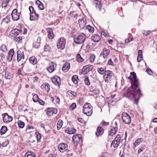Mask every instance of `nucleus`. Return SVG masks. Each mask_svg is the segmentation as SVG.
I'll return each mask as SVG.
<instances>
[{
  "mask_svg": "<svg viewBox=\"0 0 157 157\" xmlns=\"http://www.w3.org/2000/svg\"><path fill=\"white\" fill-rule=\"evenodd\" d=\"M30 20H37L38 19L39 15L38 14H30Z\"/></svg>",
  "mask_w": 157,
  "mask_h": 157,
  "instance_id": "obj_28",
  "label": "nucleus"
},
{
  "mask_svg": "<svg viewBox=\"0 0 157 157\" xmlns=\"http://www.w3.org/2000/svg\"><path fill=\"white\" fill-rule=\"evenodd\" d=\"M78 120L79 122H80L81 123H83L84 121L81 118L79 117L78 118Z\"/></svg>",
  "mask_w": 157,
  "mask_h": 157,
  "instance_id": "obj_62",
  "label": "nucleus"
},
{
  "mask_svg": "<svg viewBox=\"0 0 157 157\" xmlns=\"http://www.w3.org/2000/svg\"><path fill=\"white\" fill-rule=\"evenodd\" d=\"M9 142L8 140L4 142H3L2 144V146L3 147H5L7 146V145L9 144Z\"/></svg>",
  "mask_w": 157,
  "mask_h": 157,
  "instance_id": "obj_57",
  "label": "nucleus"
},
{
  "mask_svg": "<svg viewBox=\"0 0 157 157\" xmlns=\"http://www.w3.org/2000/svg\"><path fill=\"white\" fill-rule=\"evenodd\" d=\"M56 155L55 154H50L48 157H56Z\"/></svg>",
  "mask_w": 157,
  "mask_h": 157,
  "instance_id": "obj_64",
  "label": "nucleus"
},
{
  "mask_svg": "<svg viewBox=\"0 0 157 157\" xmlns=\"http://www.w3.org/2000/svg\"><path fill=\"white\" fill-rule=\"evenodd\" d=\"M36 137L37 139V142H39L41 139V134H40L38 132H36Z\"/></svg>",
  "mask_w": 157,
  "mask_h": 157,
  "instance_id": "obj_45",
  "label": "nucleus"
},
{
  "mask_svg": "<svg viewBox=\"0 0 157 157\" xmlns=\"http://www.w3.org/2000/svg\"><path fill=\"white\" fill-rule=\"evenodd\" d=\"M29 152L30 153H29V156H31L33 157H35L36 155L34 153L31 151Z\"/></svg>",
  "mask_w": 157,
  "mask_h": 157,
  "instance_id": "obj_59",
  "label": "nucleus"
},
{
  "mask_svg": "<svg viewBox=\"0 0 157 157\" xmlns=\"http://www.w3.org/2000/svg\"><path fill=\"white\" fill-rule=\"evenodd\" d=\"M84 82L85 84L87 86H89L90 85L88 77H86L85 78Z\"/></svg>",
  "mask_w": 157,
  "mask_h": 157,
  "instance_id": "obj_50",
  "label": "nucleus"
},
{
  "mask_svg": "<svg viewBox=\"0 0 157 157\" xmlns=\"http://www.w3.org/2000/svg\"><path fill=\"white\" fill-rule=\"evenodd\" d=\"M63 124V121L61 119H59L58 121L57 124V128L59 130L62 127Z\"/></svg>",
  "mask_w": 157,
  "mask_h": 157,
  "instance_id": "obj_38",
  "label": "nucleus"
},
{
  "mask_svg": "<svg viewBox=\"0 0 157 157\" xmlns=\"http://www.w3.org/2000/svg\"><path fill=\"white\" fill-rule=\"evenodd\" d=\"M121 137L120 135H118L115 137L114 140L120 142Z\"/></svg>",
  "mask_w": 157,
  "mask_h": 157,
  "instance_id": "obj_54",
  "label": "nucleus"
},
{
  "mask_svg": "<svg viewBox=\"0 0 157 157\" xmlns=\"http://www.w3.org/2000/svg\"><path fill=\"white\" fill-rule=\"evenodd\" d=\"M55 97L56 98V102L58 104H59L60 102V99L59 97L58 96H56Z\"/></svg>",
  "mask_w": 157,
  "mask_h": 157,
  "instance_id": "obj_61",
  "label": "nucleus"
},
{
  "mask_svg": "<svg viewBox=\"0 0 157 157\" xmlns=\"http://www.w3.org/2000/svg\"><path fill=\"white\" fill-rule=\"evenodd\" d=\"M67 94H68L70 93L74 97H75L77 95V94L76 92H75L74 91H71V90H69L67 92Z\"/></svg>",
  "mask_w": 157,
  "mask_h": 157,
  "instance_id": "obj_52",
  "label": "nucleus"
},
{
  "mask_svg": "<svg viewBox=\"0 0 157 157\" xmlns=\"http://www.w3.org/2000/svg\"><path fill=\"white\" fill-rule=\"evenodd\" d=\"M122 119L123 122L126 124H129L131 121V119L129 115L126 113H123L122 114Z\"/></svg>",
  "mask_w": 157,
  "mask_h": 157,
  "instance_id": "obj_5",
  "label": "nucleus"
},
{
  "mask_svg": "<svg viewBox=\"0 0 157 157\" xmlns=\"http://www.w3.org/2000/svg\"><path fill=\"white\" fill-rule=\"evenodd\" d=\"M91 40L94 42H98L100 40V36L97 34H94L91 37Z\"/></svg>",
  "mask_w": 157,
  "mask_h": 157,
  "instance_id": "obj_20",
  "label": "nucleus"
},
{
  "mask_svg": "<svg viewBox=\"0 0 157 157\" xmlns=\"http://www.w3.org/2000/svg\"><path fill=\"white\" fill-rule=\"evenodd\" d=\"M76 58L77 61L79 63L82 62L84 60V59L79 54L77 55Z\"/></svg>",
  "mask_w": 157,
  "mask_h": 157,
  "instance_id": "obj_37",
  "label": "nucleus"
},
{
  "mask_svg": "<svg viewBox=\"0 0 157 157\" xmlns=\"http://www.w3.org/2000/svg\"><path fill=\"white\" fill-rule=\"evenodd\" d=\"M10 16L8 15L4 18L1 22V24H4L5 23H8L10 21Z\"/></svg>",
  "mask_w": 157,
  "mask_h": 157,
  "instance_id": "obj_31",
  "label": "nucleus"
},
{
  "mask_svg": "<svg viewBox=\"0 0 157 157\" xmlns=\"http://www.w3.org/2000/svg\"><path fill=\"white\" fill-rule=\"evenodd\" d=\"M41 88L42 89H45L47 92H48L50 89V86L47 83L43 84L41 86Z\"/></svg>",
  "mask_w": 157,
  "mask_h": 157,
  "instance_id": "obj_24",
  "label": "nucleus"
},
{
  "mask_svg": "<svg viewBox=\"0 0 157 157\" xmlns=\"http://www.w3.org/2000/svg\"><path fill=\"white\" fill-rule=\"evenodd\" d=\"M86 40L85 35L83 33H82L74 38V42L77 44H82Z\"/></svg>",
  "mask_w": 157,
  "mask_h": 157,
  "instance_id": "obj_3",
  "label": "nucleus"
},
{
  "mask_svg": "<svg viewBox=\"0 0 157 157\" xmlns=\"http://www.w3.org/2000/svg\"><path fill=\"white\" fill-rule=\"evenodd\" d=\"M7 130V128L5 126H2L0 130V133L1 135L4 134Z\"/></svg>",
  "mask_w": 157,
  "mask_h": 157,
  "instance_id": "obj_34",
  "label": "nucleus"
},
{
  "mask_svg": "<svg viewBox=\"0 0 157 157\" xmlns=\"http://www.w3.org/2000/svg\"><path fill=\"white\" fill-rule=\"evenodd\" d=\"M113 74L112 72L110 71H105L103 78L106 82L108 83L111 80Z\"/></svg>",
  "mask_w": 157,
  "mask_h": 157,
  "instance_id": "obj_6",
  "label": "nucleus"
},
{
  "mask_svg": "<svg viewBox=\"0 0 157 157\" xmlns=\"http://www.w3.org/2000/svg\"><path fill=\"white\" fill-rule=\"evenodd\" d=\"M56 67L57 64L56 63L51 62L48 64L47 70L49 72L52 73L56 70Z\"/></svg>",
  "mask_w": 157,
  "mask_h": 157,
  "instance_id": "obj_7",
  "label": "nucleus"
},
{
  "mask_svg": "<svg viewBox=\"0 0 157 157\" xmlns=\"http://www.w3.org/2000/svg\"><path fill=\"white\" fill-rule=\"evenodd\" d=\"M128 78L131 80L132 85L131 87L127 90V93L125 95L130 99L134 98L136 102V100L138 99L143 96V94L141 93V91L140 89H136L139 84L138 81L136 79V73L134 72H131V76L128 77ZM136 103H137L136 102Z\"/></svg>",
  "mask_w": 157,
  "mask_h": 157,
  "instance_id": "obj_1",
  "label": "nucleus"
},
{
  "mask_svg": "<svg viewBox=\"0 0 157 157\" xmlns=\"http://www.w3.org/2000/svg\"><path fill=\"white\" fill-rule=\"evenodd\" d=\"M0 49L3 52H6L7 51L6 46L4 44H2L0 47Z\"/></svg>",
  "mask_w": 157,
  "mask_h": 157,
  "instance_id": "obj_43",
  "label": "nucleus"
},
{
  "mask_svg": "<svg viewBox=\"0 0 157 157\" xmlns=\"http://www.w3.org/2000/svg\"><path fill=\"white\" fill-rule=\"evenodd\" d=\"M142 59V56H138V57L137 59V61L138 62H140Z\"/></svg>",
  "mask_w": 157,
  "mask_h": 157,
  "instance_id": "obj_58",
  "label": "nucleus"
},
{
  "mask_svg": "<svg viewBox=\"0 0 157 157\" xmlns=\"http://www.w3.org/2000/svg\"><path fill=\"white\" fill-rule=\"evenodd\" d=\"M86 29H87L89 32L91 33H93L94 31V28L90 25H87L86 27Z\"/></svg>",
  "mask_w": 157,
  "mask_h": 157,
  "instance_id": "obj_35",
  "label": "nucleus"
},
{
  "mask_svg": "<svg viewBox=\"0 0 157 157\" xmlns=\"http://www.w3.org/2000/svg\"><path fill=\"white\" fill-rule=\"evenodd\" d=\"M48 38L50 39H52L54 37V35L53 31L51 28L48 29Z\"/></svg>",
  "mask_w": 157,
  "mask_h": 157,
  "instance_id": "obj_25",
  "label": "nucleus"
},
{
  "mask_svg": "<svg viewBox=\"0 0 157 157\" xmlns=\"http://www.w3.org/2000/svg\"><path fill=\"white\" fill-rule=\"evenodd\" d=\"M76 131L75 129L72 128H67L65 130V133L71 134L74 133Z\"/></svg>",
  "mask_w": 157,
  "mask_h": 157,
  "instance_id": "obj_22",
  "label": "nucleus"
},
{
  "mask_svg": "<svg viewBox=\"0 0 157 157\" xmlns=\"http://www.w3.org/2000/svg\"><path fill=\"white\" fill-rule=\"evenodd\" d=\"M82 136L81 134H78L73 136L72 137V141L76 145L80 142H82Z\"/></svg>",
  "mask_w": 157,
  "mask_h": 157,
  "instance_id": "obj_9",
  "label": "nucleus"
},
{
  "mask_svg": "<svg viewBox=\"0 0 157 157\" xmlns=\"http://www.w3.org/2000/svg\"><path fill=\"white\" fill-rule=\"evenodd\" d=\"M52 82L56 86H59L60 84V78L59 76H55L52 78Z\"/></svg>",
  "mask_w": 157,
  "mask_h": 157,
  "instance_id": "obj_15",
  "label": "nucleus"
},
{
  "mask_svg": "<svg viewBox=\"0 0 157 157\" xmlns=\"http://www.w3.org/2000/svg\"><path fill=\"white\" fill-rule=\"evenodd\" d=\"M95 58V55L94 54L90 55V62L91 63H93L94 61Z\"/></svg>",
  "mask_w": 157,
  "mask_h": 157,
  "instance_id": "obj_48",
  "label": "nucleus"
},
{
  "mask_svg": "<svg viewBox=\"0 0 157 157\" xmlns=\"http://www.w3.org/2000/svg\"><path fill=\"white\" fill-rule=\"evenodd\" d=\"M76 106V104L75 103H73L70 106V109H71L72 110H73L75 109Z\"/></svg>",
  "mask_w": 157,
  "mask_h": 157,
  "instance_id": "obj_53",
  "label": "nucleus"
},
{
  "mask_svg": "<svg viewBox=\"0 0 157 157\" xmlns=\"http://www.w3.org/2000/svg\"><path fill=\"white\" fill-rule=\"evenodd\" d=\"M10 0H3L1 4V6L2 8H5L7 6Z\"/></svg>",
  "mask_w": 157,
  "mask_h": 157,
  "instance_id": "obj_33",
  "label": "nucleus"
},
{
  "mask_svg": "<svg viewBox=\"0 0 157 157\" xmlns=\"http://www.w3.org/2000/svg\"><path fill=\"white\" fill-rule=\"evenodd\" d=\"M2 115L3 121L4 123H9L12 121L13 117L11 116H9L7 113H4Z\"/></svg>",
  "mask_w": 157,
  "mask_h": 157,
  "instance_id": "obj_10",
  "label": "nucleus"
},
{
  "mask_svg": "<svg viewBox=\"0 0 157 157\" xmlns=\"http://www.w3.org/2000/svg\"><path fill=\"white\" fill-rule=\"evenodd\" d=\"M143 139L142 138H139L136 140L134 143L135 146L138 145L142 141Z\"/></svg>",
  "mask_w": 157,
  "mask_h": 157,
  "instance_id": "obj_36",
  "label": "nucleus"
},
{
  "mask_svg": "<svg viewBox=\"0 0 157 157\" xmlns=\"http://www.w3.org/2000/svg\"><path fill=\"white\" fill-rule=\"evenodd\" d=\"M57 109L53 108H49L48 109L46 114L48 116H52L53 114H56L57 113Z\"/></svg>",
  "mask_w": 157,
  "mask_h": 157,
  "instance_id": "obj_12",
  "label": "nucleus"
},
{
  "mask_svg": "<svg viewBox=\"0 0 157 157\" xmlns=\"http://www.w3.org/2000/svg\"><path fill=\"white\" fill-rule=\"evenodd\" d=\"M72 80L73 83L75 84H77L78 82V76L77 75H74L72 78Z\"/></svg>",
  "mask_w": 157,
  "mask_h": 157,
  "instance_id": "obj_32",
  "label": "nucleus"
},
{
  "mask_svg": "<svg viewBox=\"0 0 157 157\" xmlns=\"http://www.w3.org/2000/svg\"><path fill=\"white\" fill-rule=\"evenodd\" d=\"M17 123L19 127L21 128H23L25 126V123L21 121H18L17 122Z\"/></svg>",
  "mask_w": 157,
  "mask_h": 157,
  "instance_id": "obj_39",
  "label": "nucleus"
},
{
  "mask_svg": "<svg viewBox=\"0 0 157 157\" xmlns=\"http://www.w3.org/2000/svg\"><path fill=\"white\" fill-rule=\"evenodd\" d=\"M151 31L150 30L143 31L142 32V34L146 36L150 34Z\"/></svg>",
  "mask_w": 157,
  "mask_h": 157,
  "instance_id": "obj_51",
  "label": "nucleus"
},
{
  "mask_svg": "<svg viewBox=\"0 0 157 157\" xmlns=\"http://www.w3.org/2000/svg\"><path fill=\"white\" fill-rule=\"evenodd\" d=\"M104 130L101 127H98L97 130L96 132V135L97 136H101L103 133Z\"/></svg>",
  "mask_w": 157,
  "mask_h": 157,
  "instance_id": "obj_21",
  "label": "nucleus"
},
{
  "mask_svg": "<svg viewBox=\"0 0 157 157\" xmlns=\"http://www.w3.org/2000/svg\"><path fill=\"white\" fill-rule=\"evenodd\" d=\"M83 113L88 116L92 113V107L89 103H86L84 105L82 110Z\"/></svg>",
  "mask_w": 157,
  "mask_h": 157,
  "instance_id": "obj_2",
  "label": "nucleus"
},
{
  "mask_svg": "<svg viewBox=\"0 0 157 157\" xmlns=\"http://www.w3.org/2000/svg\"><path fill=\"white\" fill-rule=\"evenodd\" d=\"M70 68V63H65L62 67V71L64 72H66L68 71Z\"/></svg>",
  "mask_w": 157,
  "mask_h": 157,
  "instance_id": "obj_18",
  "label": "nucleus"
},
{
  "mask_svg": "<svg viewBox=\"0 0 157 157\" xmlns=\"http://www.w3.org/2000/svg\"><path fill=\"white\" fill-rule=\"evenodd\" d=\"M41 40V38L40 37H38L37 38V41L33 43V47L36 48H38L40 46Z\"/></svg>",
  "mask_w": 157,
  "mask_h": 157,
  "instance_id": "obj_19",
  "label": "nucleus"
},
{
  "mask_svg": "<svg viewBox=\"0 0 157 157\" xmlns=\"http://www.w3.org/2000/svg\"><path fill=\"white\" fill-rule=\"evenodd\" d=\"M19 30L17 29H14L12 30L10 33V35L12 36H17L19 34Z\"/></svg>",
  "mask_w": 157,
  "mask_h": 157,
  "instance_id": "obj_23",
  "label": "nucleus"
},
{
  "mask_svg": "<svg viewBox=\"0 0 157 157\" xmlns=\"http://www.w3.org/2000/svg\"><path fill=\"white\" fill-rule=\"evenodd\" d=\"M84 19L79 20L78 23L81 28L83 29L86 25V23Z\"/></svg>",
  "mask_w": 157,
  "mask_h": 157,
  "instance_id": "obj_29",
  "label": "nucleus"
},
{
  "mask_svg": "<svg viewBox=\"0 0 157 157\" xmlns=\"http://www.w3.org/2000/svg\"><path fill=\"white\" fill-rule=\"evenodd\" d=\"M0 56L2 60H3L5 58L4 54L3 53H0Z\"/></svg>",
  "mask_w": 157,
  "mask_h": 157,
  "instance_id": "obj_63",
  "label": "nucleus"
},
{
  "mask_svg": "<svg viewBox=\"0 0 157 157\" xmlns=\"http://www.w3.org/2000/svg\"><path fill=\"white\" fill-rule=\"evenodd\" d=\"M36 4L38 6L39 8L41 10H43L44 9V4L40 1L37 0L36 2Z\"/></svg>",
  "mask_w": 157,
  "mask_h": 157,
  "instance_id": "obj_30",
  "label": "nucleus"
},
{
  "mask_svg": "<svg viewBox=\"0 0 157 157\" xmlns=\"http://www.w3.org/2000/svg\"><path fill=\"white\" fill-rule=\"evenodd\" d=\"M24 56L23 53L20 51H18L17 52V61L19 62L21 59H24Z\"/></svg>",
  "mask_w": 157,
  "mask_h": 157,
  "instance_id": "obj_17",
  "label": "nucleus"
},
{
  "mask_svg": "<svg viewBox=\"0 0 157 157\" xmlns=\"http://www.w3.org/2000/svg\"><path fill=\"white\" fill-rule=\"evenodd\" d=\"M14 53V52L13 49H11L9 50L7 57V60L8 62H10L12 61Z\"/></svg>",
  "mask_w": 157,
  "mask_h": 157,
  "instance_id": "obj_14",
  "label": "nucleus"
},
{
  "mask_svg": "<svg viewBox=\"0 0 157 157\" xmlns=\"http://www.w3.org/2000/svg\"><path fill=\"white\" fill-rule=\"evenodd\" d=\"M101 124H102V126H107L109 125V122H107L105 121H103L101 123Z\"/></svg>",
  "mask_w": 157,
  "mask_h": 157,
  "instance_id": "obj_55",
  "label": "nucleus"
},
{
  "mask_svg": "<svg viewBox=\"0 0 157 157\" xmlns=\"http://www.w3.org/2000/svg\"><path fill=\"white\" fill-rule=\"evenodd\" d=\"M29 10L30 12V14H38L34 10L33 7L32 6H30L29 7Z\"/></svg>",
  "mask_w": 157,
  "mask_h": 157,
  "instance_id": "obj_40",
  "label": "nucleus"
},
{
  "mask_svg": "<svg viewBox=\"0 0 157 157\" xmlns=\"http://www.w3.org/2000/svg\"><path fill=\"white\" fill-rule=\"evenodd\" d=\"M38 97L36 94H35L33 96V100L34 102H36L38 101Z\"/></svg>",
  "mask_w": 157,
  "mask_h": 157,
  "instance_id": "obj_44",
  "label": "nucleus"
},
{
  "mask_svg": "<svg viewBox=\"0 0 157 157\" xmlns=\"http://www.w3.org/2000/svg\"><path fill=\"white\" fill-rule=\"evenodd\" d=\"M146 71L147 73L150 75H152L153 74L152 71L149 68H147L146 70Z\"/></svg>",
  "mask_w": 157,
  "mask_h": 157,
  "instance_id": "obj_56",
  "label": "nucleus"
},
{
  "mask_svg": "<svg viewBox=\"0 0 157 157\" xmlns=\"http://www.w3.org/2000/svg\"><path fill=\"white\" fill-rule=\"evenodd\" d=\"M58 148L61 152H63L67 150V145L66 144L61 143L58 146Z\"/></svg>",
  "mask_w": 157,
  "mask_h": 157,
  "instance_id": "obj_11",
  "label": "nucleus"
},
{
  "mask_svg": "<svg viewBox=\"0 0 157 157\" xmlns=\"http://www.w3.org/2000/svg\"><path fill=\"white\" fill-rule=\"evenodd\" d=\"M103 57L104 58H106L107 56L109 55L110 51L109 50L105 48H104L103 49Z\"/></svg>",
  "mask_w": 157,
  "mask_h": 157,
  "instance_id": "obj_26",
  "label": "nucleus"
},
{
  "mask_svg": "<svg viewBox=\"0 0 157 157\" xmlns=\"http://www.w3.org/2000/svg\"><path fill=\"white\" fill-rule=\"evenodd\" d=\"M66 40L63 37L59 38L57 43V46L58 48L63 49L65 47Z\"/></svg>",
  "mask_w": 157,
  "mask_h": 157,
  "instance_id": "obj_4",
  "label": "nucleus"
},
{
  "mask_svg": "<svg viewBox=\"0 0 157 157\" xmlns=\"http://www.w3.org/2000/svg\"><path fill=\"white\" fill-rule=\"evenodd\" d=\"M118 130V128L117 127H111L110 130L109 131L108 134L109 136H112L115 134Z\"/></svg>",
  "mask_w": 157,
  "mask_h": 157,
  "instance_id": "obj_16",
  "label": "nucleus"
},
{
  "mask_svg": "<svg viewBox=\"0 0 157 157\" xmlns=\"http://www.w3.org/2000/svg\"><path fill=\"white\" fill-rule=\"evenodd\" d=\"M11 77V76L10 74L8 72L6 73L5 78L6 79H10Z\"/></svg>",
  "mask_w": 157,
  "mask_h": 157,
  "instance_id": "obj_49",
  "label": "nucleus"
},
{
  "mask_svg": "<svg viewBox=\"0 0 157 157\" xmlns=\"http://www.w3.org/2000/svg\"><path fill=\"white\" fill-rule=\"evenodd\" d=\"M30 63L33 64H36L37 62L36 59L34 56H32L29 58Z\"/></svg>",
  "mask_w": 157,
  "mask_h": 157,
  "instance_id": "obj_27",
  "label": "nucleus"
},
{
  "mask_svg": "<svg viewBox=\"0 0 157 157\" xmlns=\"http://www.w3.org/2000/svg\"><path fill=\"white\" fill-rule=\"evenodd\" d=\"M97 70L98 72L101 75L104 74L105 72V71L102 67L98 68Z\"/></svg>",
  "mask_w": 157,
  "mask_h": 157,
  "instance_id": "obj_42",
  "label": "nucleus"
},
{
  "mask_svg": "<svg viewBox=\"0 0 157 157\" xmlns=\"http://www.w3.org/2000/svg\"><path fill=\"white\" fill-rule=\"evenodd\" d=\"M22 39V37L16 36L14 38V40L17 42H20Z\"/></svg>",
  "mask_w": 157,
  "mask_h": 157,
  "instance_id": "obj_46",
  "label": "nucleus"
},
{
  "mask_svg": "<svg viewBox=\"0 0 157 157\" xmlns=\"http://www.w3.org/2000/svg\"><path fill=\"white\" fill-rule=\"evenodd\" d=\"M50 49V47L49 45V44H46L45 45L44 47V50L45 52L49 51Z\"/></svg>",
  "mask_w": 157,
  "mask_h": 157,
  "instance_id": "obj_47",
  "label": "nucleus"
},
{
  "mask_svg": "<svg viewBox=\"0 0 157 157\" xmlns=\"http://www.w3.org/2000/svg\"><path fill=\"white\" fill-rule=\"evenodd\" d=\"M120 142H117V141H116L115 140H114L113 141L112 143L111 144V145H113V146L114 147L116 148L118 147V145L119 144Z\"/></svg>",
  "mask_w": 157,
  "mask_h": 157,
  "instance_id": "obj_41",
  "label": "nucleus"
},
{
  "mask_svg": "<svg viewBox=\"0 0 157 157\" xmlns=\"http://www.w3.org/2000/svg\"><path fill=\"white\" fill-rule=\"evenodd\" d=\"M108 64L111 65H113L114 63L111 59H110L108 61Z\"/></svg>",
  "mask_w": 157,
  "mask_h": 157,
  "instance_id": "obj_60",
  "label": "nucleus"
},
{
  "mask_svg": "<svg viewBox=\"0 0 157 157\" xmlns=\"http://www.w3.org/2000/svg\"><path fill=\"white\" fill-rule=\"evenodd\" d=\"M12 19L14 21H17L19 19L20 16V13L18 12L17 9H14L11 13Z\"/></svg>",
  "mask_w": 157,
  "mask_h": 157,
  "instance_id": "obj_8",
  "label": "nucleus"
},
{
  "mask_svg": "<svg viewBox=\"0 0 157 157\" xmlns=\"http://www.w3.org/2000/svg\"><path fill=\"white\" fill-rule=\"evenodd\" d=\"M93 68L92 65H88L84 66L82 69V73L83 74H87L89 71L91 70Z\"/></svg>",
  "mask_w": 157,
  "mask_h": 157,
  "instance_id": "obj_13",
  "label": "nucleus"
}]
</instances>
